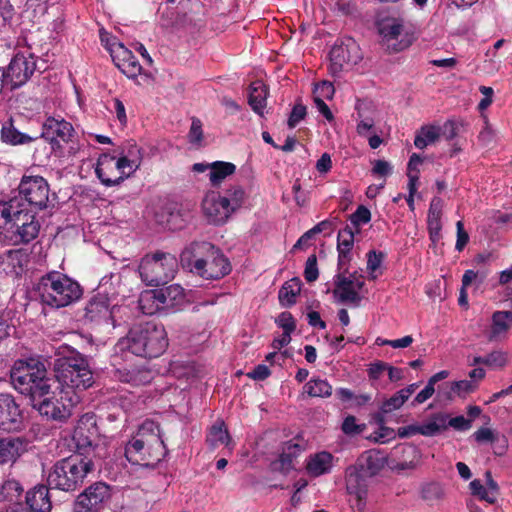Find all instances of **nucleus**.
I'll return each mask as SVG.
<instances>
[{
	"mask_svg": "<svg viewBox=\"0 0 512 512\" xmlns=\"http://www.w3.org/2000/svg\"><path fill=\"white\" fill-rule=\"evenodd\" d=\"M11 381L15 389L30 397L32 407L46 420L66 422L80 396L58 388L55 381L47 377L43 362L36 358L18 361L11 370Z\"/></svg>",
	"mask_w": 512,
	"mask_h": 512,
	"instance_id": "obj_1",
	"label": "nucleus"
},
{
	"mask_svg": "<svg viewBox=\"0 0 512 512\" xmlns=\"http://www.w3.org/2000/svg\"><path fill=\"white\" fill-rule=\"evenodd\" d=\"M40 231V224L34 213L17 199L0 202V239L12 245L27 244Z\"/></svg>",
	"mask_w": 512,
	"mask_h": 512,
	"instance_id": "obj_2",
	"label": "nucleus"
},
{
	"mask_svg": "<svg viewBox=\"0 0 512 512\" xmlns=\"http://www.w3.org/2000/svg\"><path fill=\"white\" fill-rule=\"evenodd\" d=\"M180 262L184 268L207 280L223 278L231 271L229 260L207 241H195L186 246Z\"/></svg>",
	"mask_w": 512,
	"mask_h": 512,
	"instance_id": "obj_3",
	"label": "nucleus"
},
{
	"mask_svg": "<svg viewBox=\"0 0 512 512\" xmlns=\"http://www.w3.org/2000/svg\"><path fill=\"white\" fill-rule=\"evenodd\" d=\"M54 371L58 388L72 392L77 396L90 388L93 383V373L85 356L68 347L60 348L54 361Z\"/></svg>",
	"mask_w": 512,
	"mask_h": 512,
	"instance_id": "obj_4",
	"label": "nucleus"
},
{
	"mask_svg": "<svg viewBox=\"0 0 512 512\" xmlns=\"http://www.w3.org/2000/svg\"><path fill=\"white\" fill-rule=\"evenodd\" d=\"M117 345L136 356L155 358L165 352L168 338L163 325L150 321L134 325Z\"/></svg>",
	"mask_w": 512,
	"mask_h": 512,
	"instance_id": "obj_5",
	"label": "nucleus"
},
{
	"mask_svg": "<svg viewBox=\"0 0 512 512\" xmlns=\"http://www.w3.org/2000/svg\"><path fill=\"white\" fill-rule=\"evenodd\" d=\"M165 454L166 447L160 436L159 425L152 420L144 421L137 435L125 447V456L132 464L157 463Z\"/></svg>",
	"mask_w": 512,
	"mask_h": 512,
	"instance_id": "obj_6",
	"label": "nucleus"
},
{
	"mask_svg": "<svg viewBox=\"0 0 512 512\" xmlns=\"http://www.w3.org/2000/svg\"><path fill=\"white\" fill-rule=\"evenodd\" d=\"M36 292L42 304L54 309L67 307L82 295L79 283L58 271L43 275L36 285Z\"/></svg>",
	"mask_w": 512,
	"mask_h": 512,
	"instance_id": "obj_7",
	"label": "nucleus"
},
{
	"mask_svg": "<svg viewBox=\"0 0 512 512\" xmlns=\"http://www.w3.org/2000/svg\"><path fill=\"white\" fill-rule=\"evenodd\" d=\"M94 468L91 457L77 453L57 461L48 474L47 482L50 488L73 491Z\"/></svg>",
	"mask_w": 512,
	"mask_h": 512,
	"instance_id": "obj_8",
	"label": "nucleus"
},
{
	"mask_svg": "<svg viewBox=\"0 0 512 512\" xmlns=\"http://www.w3.org/2000/svg\"><path fill=\"white\" fill-rule=\"evenodd\" d=\"M244 201L245 191L240 186H232L223 194L209 191L202 201V211L210 224L223 225L242 207Z\"/></svg>",
	"mask_w": 512,
	"mask_h": 512,
	"instance_id": "obj_9",
	"label": "nucleus"
},
{
	"mask_svg": "<svg viewBox=\"0 0 512 512\" xmlns=\"http://www.w3.org/2000/svg\"><path fill=\"white\" fill-rule=\"evenodd\" d=\"M107 284L108 280L106 277H103L96 293L88 300L85 306L84 320L93 326L104 327L110 330L119 325L117 314L120 312L121 307L111 303Z\"/></svg>",
	"mask_w": 512,
	"mask_h": 512,
	"instance_id": "obj_10",
	"label": "nucleus"
},
{
	"mask_svg": "<svg viewBox=\"0 0 512 512\" xmlns=\"http://www.w3.org/2000/svg\"><path fill=\"white\" fill-rule=\"evenodd\" d=\"M178 270V260L171 254L157 251L142 258L139 274L148 286L165 285L171 281Z\"/></svg>",
	"mask_w": 512,
	"mask_h": 512,
	"instance_id": "obj_11",
	"label": "nucleus"
},
{
	"mask_svg": "<svg viewBox=\"0 0 512 512\" xmlns=\"http://www.w3.org/2000/svg\"><path fill=\"white\" fill-rule=\"evenodd\" d=\"M383 42L392 52H401L417 40L416 28L402 18L387 17L378 23Z\"/></svg>",
	"mask_w": 512,
	"mask_h": 512,
	"instance_id": "obj_12",
	"label": "nucleus"
},
{
	"mask_svg": "<svg viewBox=\"0 0 512 512\" xmlns=\"http://www.w3.org/2000/svg\"><path fill=\"white\" fill-rule=\"evenodd\" d=\"M362 57L360 46L353 38L337 40L330 50V70L336 75L359 63Z\"/></svg>",
	"mask_w": 512,
	"mask_h": 512,
	"instance_id": "obj_13",
	"label": "nucleus"
},
{
	"mask_svg": "<svg viewBox=\"0 0 512 512\" xmlns=\"http://www.w3.org/2000/svg\"><path fill=\"white\" fill-rule=\"evenodd\" d=\"M111 498L109 485L96 482L79 494L74 502V512H100Z\"/></svg>",
	"mask_w": 512,
	"mask_h": 512,
	"instance_id": "obj_14",
	"label": "nucleus"
},
{
	"mask_svg": "<svg viewBox=\"0 0 512 512\" xmlns=\"http://www.w3.org/2000/svg\"><path fill=\"white\" fill-rule=\"evenodd\" d=\"M36 70V60L32 54L17 53L8 67L3 69L10 90L23 86Z\"/></svg>",
	"mask_w": 512,
	"mask_h": 512,
	"instance_id": "obj_15",
	"label": "nucleus"
},
{
	"mask_svg": "<svg viewBox=\"0 0 512 512\" xmlns=\"http://www.w3.org/2000/svg\"><path fill=\"white\" fill-rule=\"evenodd\" d=\"M19 194L30 206L42 210L49 201V185L42 176L24 175L18 186Z\"/></svg>",
	"mask_w": 512,
	"mask_h": 512,
	"instance_id": "obj_16",
	"label": "nucleus"
},
{
	"mask_svg": "<svg viewBox=\"0 0 512 512\" xmlns=\"http://www.w3.org/2000/svg\"><path fill=\"white\" fill-rule=\"evenodd\" d=\"M23 427V415L14 397L0 393V430L12 433L21 431Z\"/></svg>",
	"mask_w": 512,
	"mask_h": 512,
	"instance_id": "obj_17",
	"label": "nucleus"
},
{
	"mask_svg": "<svg viewBox=\"0 0 512 512\" xmlns=\"http://www.w3.org/2000/svg\"><path fill=\"white\" fill-rule=\"evenodd\" d=\"M109 51L115 65L129 78L137 77L142 70L140 63L133 53L122 43L114 42Z\"/></svg>",
	"mask_w": 512,
	"mask_h": 512,
	"instance_id": "obj_18",
	"label": "nucleus"
},
{
	"mask_svg": "<svg viewBox=\"0 0 512 512\" xmlns=\"http://www.w3.org/2000/svg\"><path fill=\"white\" fill-rule=\"evenodd\" d=\"M368 479L369 477L355 466H350L346 470V490L349 496L354 498L359 509L363 508L366 504Z\"/></svg>",
	"mask_w": 512,
	"mask_h": 512,
	"instance_id": "obj_19",
	"label": "nucleus"
},
{
	"mask_svg": "<svg viewBox=\"0 0 512 512\" xmlns=\"http://www.w3.org/2000/svg\"><path fill=\"white\" fill-rule=\"evenodd\" d=\"M28 261L29 255L25 250H9L0 256V275L19 277L25 271Z\"/></svg>",
	"mask_w": 512,
	"mask_h": 512,
	"instance_id": "obj_20",
	"label": "nucleus"
},
{
	"mask_svg": "<svg viewBox=\"0 0 512 512\" xmlns=\"http://www.w3.org/2000/svg\"><path fill=\"white\" fill-rule=\"evenodd\" d=\"M74 128L70 122L61 117H48L43 124L42 137L49 142L59 143V141L67 143L71 140Z\"/></svg>",
	"mask_w": 512,
	"mask_h": 512,
	"instance_id": "obj_21",
	"label": "nucleus"
},
{
	"mask_svg": "<svg viewBox=\"0 0 512 512\" xmlns=\"http://www.w3.org/2000/svg\"><path fill=\"white\" fill-rule=\"evenodd\" d=\"M95 173L100 182L107 187L119 185L124 181V176L120 175L115 163V156L109 154H103L98 158Z\"/></svg>",
	"mask_w": 512,
	"mask_h": 512,
	"instance_id": "obj_22",
	"label": "nucleus"
},
{
	"mask_svg": "<svg viewBox=\"0 0 512 512\" xmlns=\"http://www.w3.org/2000/svg\"><path fill=\"white\" fill-rule=\"evenodd\" d=\"M447 418V415L436 414L429 422L417 426L399 428L398 435L402 438L407 437L409 435L408 430L428 437L438 435L447 429Z\"/></svg>",
	"mask_w": 512,
	"mask_h": 512,
	"instance_id": "obj_23",
	"label": "nucleus"
},
{
	"mask_svg": "<svg viewBox=\"0 0 512 512\" xmlns=\"http://www.w3.org/2000/svg\"><path fill=\"white\" fill-rule=\"evenodd\" d=\"M276 322L278 323L279 327L283 329V334L281 338L274 339L272 343L274 351L270 352L266 356V360L270 362L271 365L277 363L279 366H282L288 357V350H282L286 342V337L288 336V316L286 313H281L276 319Z\"/></svg>",
	"mask_w": 512,
	"mask_h": 512,
	"instance_id": "obj_24",
	"label": "nucleus"
},
{
	"mask_svg": "<svg viewBox=\"0 0 512 512\" xmlns=\"http://www.w3.org/2000/svg\"><path fill=\"white\" fill-rule=\"evenodd\" d=\"M386 464V458L377 451L370 450L363 453L354 465L369 478L377 475Z\"/></svg>",
	"mask_w": 512,
	"mask_h": 512,
	"instance_id": "obj_25",
	"label": "nucleus"
},
{
	"mask_svg": "<svg viewBox=\"0 0 512 512\" xmlns=\"http://www.w3.org/2000/svg\"><path fill=\"white\" fill-rule=\"evenodd\" d=\"M26 451V442L20 437H0V464L13 463Z\"/></svg>",
	"mask_w": 512,
	"mask_h": 512,
	"instance_id": "obj_26",
	"label": "nucleus"
},
{
	"mask_svg": "<svg viewBox=\"0 0 512 512\" xmlns=\"http://www.w3.org/2000/svg\"><path fill=\"white\" fill-rule=\"evenodd\" d=\"M442 199L439 197H434L429 206L428 216H427V229L429 233V239L433 243H437L441 239V216H442Z\"/></svg>",
	"mask_w": 512,
	"mask_h": 512,
	"instance_id": "obj_27",
	"label": "nucleus"
},
{
	"mask_svg": "<svg viewBox=\"0 0 512 512\" xmlns=\"http://www.w3.org/2000/svg\"><path fill=\"white\" fill-rule=\"evenodd\" d=\"M26 504L30 512H50L52 508L49 489L45 485L35 486L27 492Z\"/></svg>",
	"mask_w": 512,
	"mask_h": 512,
	"instance_id": "obj_28",
	"label": "nucleus"
},
{
	"mask_svg": "<svg viewBox=\"0 0 512 512\" xmlns=\"http://www.w3.org/2000/svg\"><path fill=\"white\" fill-rule=\"evenodd\" d=\"M334 457L331 453L322 451L310 456L306 464L309 475L318 477L330 473L333 467Z\"/></svg>",
	"mask_w": 512,
	"mask_h": 512,
	"instance_id": "obj_29",
	"label": "nucleus"
},
{
	"mask_svg": "<svg viewBox=\"0 0 512 512\" xmlns=\"http://www.w3.org/2000/svg\"><path fill=\"white\" fill-rule=\"evenodd\" d=\"M158 292L163 310L176 309L185 301L184 289L179 284L158 289Z\"/></svg>",
	"mask_w": 512,
	"mask_h": 512,
	"instance_id": "obj_30",
	"label": "nucleus"
},
{
	"mask_svg": "<svg viewBox=\"0 0 512 512\" xmlns=\"http://www.w3.org/2000/svg\"><path fill=\"white\" fill-rule=\"evenodd\" d=\"M1 140L6 144L16 146L31 143L35 138L20 132L16 128L13 118L10 117L2 124Z\"/></svg>",
	"mask_w": 512,
	"mask_h": 512,
	"instance_id": "obj_31",
	"label": "nucleus"
},
{
	"mask_svg": "<svg viewBox=\"0 0 512 512\" xmlns=\"http://www.w3.org/2000/svg\"><path fill=\"white\" fill-rule=\"evenodd\" d=\"M267 88L262 81L252 82L248 90V103L259 115H263L266 107Z\"/></svg>",
	"mask_w": 512,
	"mask_h": 512,
	"instance_id": "obj_32",
	"label": "nucleus"
},
{
	"mask_svg": "<svg viewBox=\"0 0 512 512\" xmlns=\"http://www.w3.org/2000/svg\"><path fill=\"white\" fill-rule=\"evenodd\" d=\"M512 326V311H495L492 314V324L489 333V340L492 341L505 334Z\"/></svg>",
	"mask_w": 512,
	"mask_h": 512,
	"instance_id": "obj_33",
	"label": "nucleus"
},
{
	"mask_svg": "<svg viewBox=\"0 0 512 512\" xmlns=\"http://www.w3.org/2000/svg\"><path fill=\"white\" fill-rule=\"evenodd\" d=\"M209 180L213 187H218L230 175L235 173L236 166L231 162L215 161L210 163Z\"/></svg>",
	"mask_w": 512,
	"mask_h": 512,
	"instance_id": "obj_34",
	"label": "nucleus"
},
{
	"mask_svg": "<svg viewBox=\"0 0 512 512\" xmlns=\"http://www.w3.org/2000/svg\"><path fill=\"white\" fill-rule=\"evenodd\" d=\"M117 378L121 382L130 383L134 386L144 385L151 381V372L147 369L132 368L117 371Z\"/></svg>",
	"mask_w": 512,
	"mask_h": 512,
	"instance_id": "obj_35",
	"label": "nucleus"
},
{
	"mask_svg": "<svg viewBox=\"0 0 512 512\" xmlns=\"http://www.w3.org/2000/svg\"><path fill=\"white\" fill-rule=\"evenodd\" d=\"M139 308L146 315H154L163 310L158 289L146 290L140 294Z\"/></svg>",
	"mask_w": 512,
	"mask_h": 512,
	"instance_id": "obj_36",
	"label": "nucleus"
},
{
	"mask_svg": "<svg viewBox=\"0 0 512 512\" xmlns=\"http://www.w3.org/2000/svg\"><path fill=\"white\" fill-rule=\"evenodd\" d=\"M440 138V129L434 125L422 126L414 139V145L418 149H424L429 144L436 142Z\"/></svg>",
	"mask_w": 512,
	"mask_h": 512,
	"instance_id": "obj_37",
	"label": "nucleus"
},
{
	"mask_svg": "<svg viewBox=\"0 0 512 512\" xmlns=\"http://www.w3.org/2000/svg\"><path fill=\"white\" fill-rule=\"evenodd\" d=\"M304 393L310 397L326 398L332 394V386L325 379L313 378L303 387Z\"/></svg>",
	"mask_w": 512,
	"mask_h": 512,
	"instance_id": "obj_38",
	"label": "nucleus"
},
{
	"mask_svg": "<svg viewBox=\"0 0 512 512\" xmlns=\"http://www.w3.org/2000/svg\"><path fill=\"white\" fill-rule=\"evenodd\" d=\"M206 441L212 448L220 444L229 445L231 438L223 422H217L210 428Z\"/></svg>",
	"mask_w": 512,
	"mask_h": 512,
	"instance_id": "obj_39",
	"label": "nucleus"
},
{
	"mask_svg": "<svg viewBox=\"0 0 512 512\" xmlns=\"http://www.w3.org/2000/svg\"><path fill=\"white\" fill-rule=\"evenodd\" d=\"M22 492L23 487L17 480H5L0 487V501H16Z\"/></svg>",
	"mask_w": 512,
	"mask_h": 512,
	"instance_id": "obj_40",
	"label": "nucleus"
},
{
	"mask_svg": "<svg viewBox=\"0 0 512 512\" xmlns=\"http://www.w3.org/2000/svg\"><path fill=\"white\" fill-rule=\"evenodd\" d=\"M73 440L75 441L76 447L79 451L78 453L82 454V456H84V453L90 455L91 451L94 453L97 449V446H93L92 440L88 435H86L85 429L82 427L76 428Z\"/></svg>",
	"mask_w": 512,
	"mask_h": 512,
	"instance_id": "obj_41",
	"label": "nucleus"
},
{
	"mask_svg": "<svg viewBox=\"0 0 512 512\" xmlns=\"http://www.w3.org/2000/svg\"><path fill=\"white\" fill-rule=\"evenodd\" d=\"M119 155H124L130 162L134 165V167H140L143 154L141 148L134 141H127L126 144L122 147Z\"/></svg>",
	"mask_w": 512,
	"mask_h": 512,
	"instance_id": "obj_42",
	"label": "nucleus"
},
{
	"mask_svg": "<svg viewBox=\"0 0 512 512\" xmlns=\"http://www.w3.org/2000/svg\"><path fill=\"white\" fill-rule=\"evenodd\" d=\"M508 363V355L502 350H494L486 355V366L493 370H502Z\"/></svg>",
	"mask_w": 512,
	"mask_h": 512,
	"instance_id": "obj_43",
	"label": "nucleus"
},
{
	"mask_svg": "<svg viewBox=\"0 0 512 512\" xmlns=\"http://www.w3.org/2000/svg\"><path fill=\"white\" fill-rule=\"evenodd\" d=\"M355 232L349 225H346L338 232L337 249L352 250L354 246Z\"/></svg>",
	"mask_w": 512,
	"mask_h": 512,
	"instance_id": "obj_44",
	"label": "nucleus"
},
{
	"mask_svg": "<svg viewBox=\"0 0 512 512\" xmlns=\"http://www.w3.org/2000/svg\"><path fill=\"white\" fill-rule=\"evenodd\" d=\"M349 220L351 224L356 228V233H359V226L361 224H367L371 221V212L366 206L359 205L356 211L349 216Z\"/></svg>",
	"mask_w": 512,
	"mask_h": 512,
	"instance_id": "obj_45",
	"label": "nucleus"
},
{
	"mask_svg": "<svg viewBox=\"0 0 512 512\" xmlns=\"http://www.w3.org/2000/svg\"><path fill=\"white\" fill-rule=\"evenodd\" d=\"M477 388V385L469 380L454 381L450 384V392L447 394L448 399H452V393H456L459 396H465L466 394L472 393Z\"/></svg>",
	"mask_w": 512,
	"mask_h": 512,
	"instance_id": "obj_46",
	"label": "nucleus"
},
{
	"mask_svg": "<svg viewBox=\"0 0 512 512\" xmlns=\"http://www.w3.org/2000/svg\"><path fill=\"white\" fill-rule=\"evenodd\" d=\"M469 488L473 496L478 497L481 501H486L489 504L495 503V498L490 495L487 488L482 484L481 480L474 479L470 482Z\"/></svg>",
	"mask_w": 512,
	"mask_h": 512,
	"instance_id": "obj_47",
	"label": "nucleus"
},
{
	"mask_svg": "<svg viewBox=\"0 0 512 512\" xmlns=\"http://www.w3.org/2000/svg\"><path fill=\"white\" fill-rule=\"evenodd\" d=\"M319 277L316 254H311L305 263L304 278L308 283L316 281Z\"/></svg>",
	"mask_w": 512,
	"mask_h": 512,
	"instance_id": "obj_48",
	"label": "nucleus"
},
{
	"mask_svg": "<svg viewBox=\"0 0 512 512\" xmlns=\"http://www.w3.org/2000/svg\"><path fill=\"white\" fill-rule=\"evenodd\" d=\"M347 274L348 273L338 272L334 276V285H335V289L333 291L334 295H337L339 290L355 288L354 280L351 277L347 276Z\"/></svg>",
	"mask_w": 512,
	"mask_h": 512,
	"instance_id": "obj_49",
	"label": "nucleus"
},
{
	"mask_svg": "<svg viewBox=\"0 0 512 512\" xmlns=\"http://www.w3.org/2000/svg\"><path fill=\"white\" fill-rule=\"evenodd\" d=\"M365 428V425H358L356 423V418L352 415H348L343 423H342V431L346 434V435H357V434H360L362 433V431L364 430Z\"/></svg>",
	"mask_w": 512,
	"mask_h": 512,
	"instance_id": "obj_50",
	"label": "nucleus"
},
{
	"mask_svg": "<svg viewBox=\"0 0 512 512\" xmlns=\"http://www.w3.org/2000/svg\"><path fill=\"white\" fill-rule=\"evenodd\" d=\"M385 253L382 251L371 250L367 253V270L370 273L375 272L382 264Z\"/></svg>",
	"mask_w": 512,
	"mask_h": 512,
	"instance_id": "obj_51",
	"label": "nucleus"
},
{
	"mask_svg": "<svg viewBox=\"0 0 512 512\" xmlns=\"http://www.w3.org/2000/svg\"><path fill=\"white\" fill-rule=\"evenodd\" d=\"M115 163L119 169L120 175L124 176V180L139 169V167H134L130 159L124 155H120L117 160L115 159Z\"/></svg>",
	"mask_w": 512,
	"mask_h": 512,
	"instance_id": "obj_52",
	"label": "nucleus"
},
{
	"mask_svg": "<svg viewBox=\"0 0 512 512\" xmlns=\"http://www.w3.org/2000/svg\"><path fill=\"white\" fill-rule=\"evenodd\" d=\"M336 296H338L340 302H349L356 306H358L361 301V296L359 295V291L356 288L339 290Z\"/></svg>",
	"mask_w": 512,
	"mask_h": 512,
	"instance_id": "obj_53",
	"label": "nucleus"
},
{
	"mask_svg": "<svg viewBox=\"0 0 512 512\" xmlns=\"http://www.w3.org/2000/svg\"><path fill=\"white\" fill-rule=\"evenodd\" d=\"M189 142L191 144H200L203 138L202 123L199 119L193 118L190 131L188 134Z\"/></svg>",
	"mask_w": 512,
	"mask_h": 512,
	"instance_id": "obj_54",
	"label": "nucleus"
},
{
	"mask_svg": "<svg viewBox=\"0 0 512 512\" xmlns=\"http://www.w3.org/2000/svg\"><path fill=\"white\" fill-rule=\"evenodd\" d=\"M307 115V108L301 103H296L290 111V129L295 127Z\"/></svg>",
	"mask_w": 512,
	"mask_h": 512,
	"instance_id": "obj_55",
	"label": "nucleus"
},
{
	"mask_svg": "<svg viewBox=\"0 0 512 512\" xmlns=\"http://www.w3.org/2000/svg\"><path fill=\"white\" fill-rule=\"evenodd\" d=\"M352 250L337 249L338 261L337 268L338 272L349 273V264L352 260Z\"/></svg>",
	"mask_w": 512,
	"mask_h": 512,
	"instance_id": "obj_56",
	"label": "nucleus"
},
{
	"mask_svg": "<svg viewBox=\"0 0 512 512\" xmlns=\"http://www.w3.org/2000/svg\"><path fill=\"white\" fill-rule=\"evenodd\" d=\"M442 495L441 486L438 483H429L422 488V497L425 500H436Z\"/></svg>",
	"mask_w": 512,
	"mask_h": 512,
	"instance_id": "obj_57",
	"label": "nucleus"
},
{
	"mask_svg": "<svg viewBox=\"0 0 512 512\" xmlns=\"http://www.w3.org/2000/svg\"><path fill=\"white\" fill-rule=\"evenodd\" d=\"M450 426L457 431H467L472 426L471 419H466L464 416H456L453 418L447 419V427Z\"/></svg>",
	"mask_w": 512,
	"mask_h": 512,
	"instance_id": "obj_58",
	"label": "nucleus"
},
{
	"mask_svg": "<svg viewBox=\"0 0 512 512\" xmlns=\"http://www.w3.org/2000/svg\"><path fill=\"white\" fill-rule=\"evenodd\" d=\"M456 228H457V240H456V244H455V249L458 252H461L465 248V246L467 245V243L469 241V235L465 231L462 221H458L456 223Z\"/></svg>",
	"mask_w": 512,
	"mask_h": 512,
	"instance_id": "obj_59",
	"label": "nucleus"
},
{
	"mask_svg": "<svg viewBox=\"0 0 512 512\" xmlns=\"http://www.w3.org/2000/svg\"><path fill=\"white\" fill-rule=\"evenodd\" d=\"M374 434V440L379 443H386L394 439L396 436L394 429L389 428L385 425L379 427L378 431H376Z\"/></svg>",
	"mask_w": 512,
	"mask_h": 512,
	"instance_id": "obj_60",
	"label": "nucleus"
},
{
	"mask_svg": "<svg viewBox=\"0 0 512 512\" xmlns=\"http://www.w3.org/2000/svg\"><path fill=\"white\" fill-rule=\"evenodd\" d=\"M388 364L383 361H376L370 364L368 369V376L372 380H378L381 375L387 371Z\"/></svg>",
	"mask_w": 512,
	"mask_h": 512,
	"instance_id": "obj_61",
	"label": "nucleus"
},
{
	"mask_svg": "<svg viewBox=\"0 0 512 512\" xmlns=\"http://www.w3.org/2000/svg\"><path fill=\"white\" fill-rule=\"evenodd\" d=\"M439 129L440 136H443L446 140H452L458 134L456 123L452 120L446 121Z\"/></svg>",
	"mask_w": 512,
	"mask_h": 512,
	"instance_id": "obj_62",
	"label": "nucleus"
},
{
	"mask_svg": "<svg viewBox=\"0 0 512 512\" xmlns=\"http://www.w3.org/2000/svg\"><path fill=\"white\" fill-rule=\"evenodd\" d=\"M288 465V456L285 454V452H282L277 459L271 462L270 468L273 472H280L283 474H286Z\"/></svg>",
	"mask_w": 512,
	"mask_h": 512,
	"instance_id": "obj_63",
	"label": "nucleus"
},
{
	"mask_svg": "<svg viewBox=\"0 0 512 512\" xmlns=\"http://www.w3.org/2000/svg\"><path fill=\"white\" fill-rule=\"evenodd\" d=\"M270 375L269 368L264 364L257 365L247 376L253 380L262 381Z\"/></svg>",
	"mask_w": 512,
	"mask_h": 512,
	"instance_id": "obj_64",
	"label": "nucleus"
}]
</instances>
